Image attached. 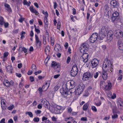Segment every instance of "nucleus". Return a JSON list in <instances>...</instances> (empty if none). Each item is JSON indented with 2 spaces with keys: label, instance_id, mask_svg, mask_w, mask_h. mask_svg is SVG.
<instances>
[{
  "label": "nucleus",
  "instance_id": "27",
  "mask_svg": "<svg viewBox=\"0 0 123 123\" xmlns=\"http://www.w3.org/2000/svg\"><path fill=\"white\" fill-rule=\"evenodd\" d=\"M70 86H71V87L72 88H74L75 85V83L74 81L73 80L69 81Z\"/></svg>",
  "mask_w": 123,
  "mask_h": 123
},
{
  "label": "nucleus",
  "instance_id": "38",
  "mask_svg": "<svg viewBox=\"0 0 123 123\" xmlns=\"http://www.w3.org/2000/svg\"><path fill=\"white\" fill-rule=\"evenodd\" d=\"M14 107V106L13 105H11L10 106L8 107V109L10 110H12L13 108Z\"/></svg>",
  "mask_w": 123,
  "mask_h": 123
},
{
  "label": "nucleus",
  "instance_id": "34",
  "mask_svg": "<svg viewBox=\"0 0 123 123\" xmlns=\"http://www.w3.org/2000/svg\"><path fill=\"white\" fill-rule=\"evenodd\" d=\"M49 46H47L45 49V51L46 54H47L49 53L50 51L49 50Z\"/></svg>",
  "mask_w": 123,
  "mask_h": 123
},
{
  "label": "nucleus",
  "instance_id": "59",
  "mask_svg": "<svg viewBox=\"0 0 123 123\" xmlns=\"http://www.w3.org/2000/svg\"><path fill=\"white\" fill-rule=\"evenodd\" d=\"M59 88V87L56 86L55 87L54 89L55 91H56L58 90Z\"/></svg>",
  "mask_w": 123,
  "mask_h": 123
},
{
  "label": "nucleus",
  "instance_id": "55",
  "mask_svg": "<svg viewBox=\"0 0 123 123\" xmlns=\"http://www.w3.org/2000/svg\"><path fill=\"white\" fill-rule=\"evenodd\" d=\"M43 13L45 15V16H46L47 15H48V13L47 11L45 12L44 11H43Z\"/></svg>",
  "mask_w": 123,
  "mask_h": 123
},
{
  "label": "nucleus",
  "instance_id": "14",
  "mask_svg": "<svg viewBox=\"0 0 123 123\" xmlns=\"http://www.w3.org/2000/svg\"><path fill=\"white\" fill-rule=\"evenodd\" d=\"M98 64V60L96 58H94L91 61V64L92 68H94L96 67Z\"/></svg>",
  "mask_w": 123,
  "mask_h": 123
},
{
  "label": "nucleus",
  "instance_id": "3",
  "mask_svg": "<svg viewBox=\"0 0 123 123\" xmlns=\"http://www.w3.org/2000/svg\"><path fill=\"white\" fill-rule=\"evenodd\" d=\"M85 86L82 84H80L77 87V89L75 91V95H79L84 90Z\"/></svg>",
  "mask_w": 123,
  "mask_h": 123
},
{
  "label": "nucleus",
  "instance_id": "4",
  "mask_svg": "<svg viewBox=\"0 0 123 123\" xmlns=\"http://www.w3.org/2000/svg\"><path fill=\"white\" fill-rule=\"evenodd\" d=\"M88 45L86 43H84L80 47V51L82 53L86 52L88 48Z\"/></svg>",
  "mask_w": 123,
  "mask_h": 123
},
{
  "label": "nucleus",
  "instance_id": "63",
  "mask_svg": "<svg viewBox=\"0 0 123 123\" xmlns=\"http://www.w3.org/2000/svg\"><path fill=\"white\" fill-rule=\"evenodd\" d=\"M18 29L15 30L13 31V32L14 33H18Z\"/></svg>",
  "mask_w": 123,
  "mask_h": 123
},
{
  "label": "nucleus",
  "instance_id": "6",
  "mask_svg": "<svg viewBox=\"0 0 123 123\" xmlns=\"http://www.w3.org/2000/svg\"><path fill=\"white\" fill-rule=\"evenodd\" d=\"M88 54L84 52L80 57L81 59L83 62L86 63L88 60Z\"/></svg>",
  "mask_w": 123,
  "mask_h": 123
},
{
  "label": "nucleus",
  "instance_id": "44",
  "mask_svg": "<svg viewBox=\"0 0 123 123\" xmlns=\"http://www.w3.org/2000/svg\"><path fill=\"white\" fill-rule=\"evenodd\" d=\"M101 104V101H98V103H95V104L97 106H100Z\"/></svg>",
  "mask_w": 123,
  "mask_h": 123
},
{
  "label": "nucleus",
  "instance_id": "31",
  "mask_svg": "<svg viewBox=\"0 0 123 123\" xmlns=\"http://www.w3.org/2000/svg\"><path fill=\"white\" fill-rule=\"evenodd\" d=\"M89 105L88 103H87L84 105L83 106V110L84 111H86V110L88 108Z\"/></svg>",
  "mask_w": 123,
  "mask_h": 123
},
{
  "label": "nucleus",
  "instance_id": "50",
  "mask_svg": "<svg viewBox=\"0 0 123 123\" xmlns=\"http://www.w3.org/2000/svg\"><path fill=\"white\" fill-rule=\"evenodd\" d=\"M41 111L39 110H37L36 111H35V112L37 114H40Z\"/></svg>",
  "mask_w": 123,
  "mask_h": 123
},
{
  "label": "nucleus",
  "instance_id": "17",
  "mask_svg": "<svg viewBox=\"0 0 123 123\" xmlns=\"http://www.w3.org/2000/svg\"><path fill=\"white\" fill-rule=\"evenodd\" d=\"M117 44L119 49L121 50H123V42L119 40L117 42Z\"/></svg>",
  "mask_w": 123,
  "mask_h": 123
},
{
  "label": "nucleus",
  "instance_id": "5",
  "mask_svg": "<svg viewBox=\"0 0 123 123\" xmlns=\"http://www.w3.org/2000/svg\"><path fill=\"white\" fill-rule=\"evenodd\" d=\"M78 69L77 66L76 65H74L73 67L71 72V75L72 76H75L77 74Z\"/></svg>",
  "mask_w": 123,
  "mask_h": 123
},
{
  "label": "nucleus",
  "instance_id": "29",
  "mask_svg": "<svg viewBox=\"0 0 123 123\" xmlns=\"http://www.w3.org/2000/svg\"><path fill=\"white\" fill-rule=\"evenodd\" d=\"M23 3L24 5H26L28 6H30L31 2L30 1H29L28 2L26 0H24Z\"/></svg>",
  "mask_w": 123,
  "mask_h": 123
},
{
  "label": "nucleus",
  "instance_id": "51",
  "mask_svg": "<svg viewBox=\"0 0 123 123\" xmlns=\"http://www.w3.org/2000/svg\"><path fill=\"white\" fill-rule=\"evenodd\" d=\"M37 45H38V46H40L41 44V42L39 40L36 41Z\"/></svg>",
  "mask_w": 123,
  "mask_h": 123
},
{
  "label": "nucleus",
  "instance_id": "35",
  "mask_svg": "<svg viewBox=\"0 0 123 123\" xmlns=\"http://www.w3.org/2000/svg\"><path fill=\"white\" fill-rule=\"evenodd\" d=\"M5 102L6 101L5 100L2 99L1 100V105H2L1 107H2V105H6Z\"/></svg>",
  "mask_w": 123,
  "mask_h": 123
},
{
  "label": "nucleus",
  "instance_id": "23",
  "mask_svg": "<svg viewBox=\"0 0 123 123\" xmlns=\"http://www.w3.org/2000/svg\"><path fill=\"white\" fill-rule=\"evenodd\" d=\"M3 84L7 87H9L11 84L9 81L7 80H5L2 82Z\"/></svg>",
  "mask_w": 123,
  "mask_h": 123
},
{
  "label": "nucleus",
  "instance_id": "10",
  "mask_svg": "<svg viewBox=\"0 0 123 123\" xmlns=\"http://www.w3.org/2000/svg\"><path fill=\"white\" fill-rule=\"evenodd\" d=\"M114 36L117 38L122 37H123V33L120 30H117L116 31L114 32Z\"/></svg>",
  "mask_w": 123,
  "mask_h": 123
},
{
  "label": "nucleus",
  "instance_id": "43",
  "mask_svg": "<svg viewBox=\"0 0 123 123\" xmlns=\"http://www.w3.org/2000/svg\"><path fill=\"white\" fill-rule=\"evenodd\" d=\"M20 48L22 49V51H23L25 53H26L27 51V49H26L25 47L22 48V47H21Z\"/></svg>",
  "mask_w": 123,
  "mask_h": 123
},
{
  "label": "nucleus",
  "instance_id": "8",
  "mask_svg": "<svg viewBox=\"0 0 123 123\" xmlns=\"http://www.w3.org/2000/svg\"><path fill=\"white\" fill-rule=\"evenodd\" d=\"M98 37V34L97 33H94L91 37L89 41L91 43H94Z\"/></svg>",
  "mask_w": 123,
  "mask_h": 123
},
{
  "label": "nucleus",
  "instance_id": "60",
  "mask_svg": "<svg viewBox=\"0 0 123 123\" xmlns=\"http://www.w3.org/2000/svg\"><path fill=\"white\" fill-rule=\"evenodd\" d=\"M22 64L21 63H20L18 64V68H21L22 66Z\"/></svg>",
  "mask_w": 123,
  "mask_h": 123
},
{
  "label": "nucleus",
  "instance_id": "24",
  "mask_svg": "<svg viewBox=\"0 0 123 123\" xmlns=\"http://www.w3.org/2000/svg\"><path fill=\"white\" fill-rule=\"evenodd\" d=\"M65 88L66 89H67V90L72 89L69 81L67 82L65 84Z\"/></svg>",
  "mask_w": 123,
  "mask_h": 123
},
{
  "label": "nucleus",
  "instance_id": "36",
  "mask_svg": "<svg viewBox=\"0 0 123 123\" xmlns=\"http://www.w3.org/2000/svg\"><path fill=\"white\" fill-rule=\"evenodd\" d=\"M91 109L94 112H96L97 111V110L96 107L94 106H92Z\"/></svg>",
  "mask_w": 123,
  "mask_h": 123
},
{
  "label": "nucleus",
  "instance_id": "2",
  "mask_svg": "<svg viewBox=\"0 0 123 123\" xmlns=\"http://www.w3.org/2000/svg\"><path fill=\"white\" fill-rule=\"evenodd\" d=\"M108 31L107 27L106 26H103L99 31V36L102 38H104L107 35Z\"/></svg>",
  "mask_w": 123,
  "mask_h": 123
},
{
  "label": "nucleus",
  "instance_id": "58",
  "mask_svg": "<svg viewBox=\"0 0 123 123\" xmlns=\"http://www.w3.org/2000/svg\"><path fill=\"white\" fill-rule=\"evenodd\" d=\"M4 25L5 28H7V27L9 25V24L7 22H6L4 23Z\"/></svg>",
  "mask_w": 123,
  "mask_h": 123
},
{
  "label": "nucleus",
  "instance_id": "45",
  "mask_svg": "<svg viewBox=\"0 0 123 123\" xmlns=\"http://www.w3.org/2000/svg\"><path fill=\"white\" fill-rule=\"evenodd\" d=\"M118 115L117 114H115L112 115V119H115L118 117Z\"/></svg>",
  "mask_w": 123,
  "mask_h": 123
},
{
  "label": "nucleus",
  "instance_id": "15",
  "mask_svg": "<svg viewBox=\"0 0 123 123\" xmlns=\"http://www.w3.org/2000/svg\"><path fill=\"white\" fill-rule=\"evenodd\" d=\"M56 67H57V68L59 69L60 68V66L59 63L54 61L52 62L51 64V67L54 68V69H56Z\"/></svg>",
  "mask_w": 123,
  "mask_h": 123
},
{
  "label": "nucleus",
  "instance_id": "37",
  "mask_svg": "<svg viewBox=\"0 0 123 123\" xmlns=\"http://www.w3.org/2000/svg\"><path fill=\"white\" fill-rule=\"evenodd\" d=\"M26 114H28L31 117H32L33 116L32 113L31 112H27L26 113Z\"/></svg>",
  "mask_w": 123,
  "mask_h": 123
},
{
  "label": "nucleus",
  "instance_id": "13",
  "mask_svg": "<svg viewBox=\"0 0 123 123\" xmlns=\"http://www.w3.org/2000/svg\"><path fill=\"white\" fill-rule=\"evenodd\" d=\"M108 84L106 85L104 88V89L105 91H109L111 88L112 86L111 83L109 80L107 81Z\"/></svg>",
  "mask_w": 123,
  "mask_h": 123
},
{
  "label": "nucleus",
  "instance_id": "20",
  "mask_svg": "<svg viewBox=\"0 0 123 123\" xmlns=\"http://www.w3.org/2000/svg\"><path fill=\"white\" fill-rule=\"evenodd\" d=\"M48 17V15H47L46 16H45L44 18V22L45 25L44 27L45 28H48V22L47 18Z\"/></svg>",
  "mask_w": 123,
  "mask_h": 123
},
{
  "label": "nucleus",
  "instance_id": "33",
  "mask_svg": "<svg viewBox=\"0 0 123 123\" xmlns=\"http://www.w3.org/2000/svg\"><path fill=\"white\" fill-rule=\"evenodd\" d=\"M47 83L46 82L45 83V85H43V87L42 88L43 89H45V90H47V89L48 87H49V85H48V86H47Z\"/></svg>",
  "mask_w": 123,
  "mask_h": 123
},
{
  "label": "nucleus",
  "instance_id": "22",
  "mask_svg": "<svg viewBox=\"0 0 123 123\" xmlns=\"http://www.w3.org/2000/svg\"><path fill=\"white\" fill-rule=\"evenodd\" d=\"M4 5L5 7L6 8V10L8 12H12V10L11 8L10 7L9 5L5 3Z\"/></svg>",
  "mask_w": 123,
  "mask_h": 123
},
{
  "label": "nucleus",
  "instance_id": "12",
  "mask_svg": "<svg viewBox=\"0 0 123 123\" xmlns=\"http://www.w3.org/2000/svg\"><path fill=\"white\" fill-rule=\"evenodd\" d=\"M119 14L117 12H114L112 15L111 18L112 21L114 22L115 20H117V17L118 16Z\"/></svg>",
  "mask_w": 123,
  "mask_h": 123
},
{
  "label": "nucleus",
  "instance_id": "48",
  "mask_svg": "<svg viewBox=\"0 0 123 123\" xmlns=\"http://www.w3.org/2000/svg\"><path fill=\"white\" fill-rule=\"evenodd\" d=\"M71 60V58L70 57L68 56V57L67 60V62L68 64L70 62Z\"/></svg>",
  "mask_w": 123,
  "mask_h": 123
},
{
  "label": "nucleus",
  "instance_id": "28",
  "mask_svg": "<svg viewBox=\"0 0 123 123\" xmlns=\"http://www.w3.org/2000/svg\"><path fill=\"white\" fill-rule=\"evenodd\" d=\"M111 5L114 7L116 6L117 5V2L116 0H112L110 2Z\"/></svg>",
  "mask_w": 123,
  "mask_h": 123
},
{
  "label": "nucleus",
  "instance_id": "46",
  "mask_svg": "<svg viewBox=\"0 0 123 123\" xmlns=\"http://www.w3.org/2000/svg\"><path fill=\"white\" fill-rule=\"evenodd\" d=\"M98 74H99V73L98 72H96L94 74V78L95 79L97 78V77L98 75Z\"/></svg>",
  "mask_w": 123,
  "mask_h": 123
},
{
  "label": "nucleus",
  "instance_id": "41",
  "mask_svg": "<svg viewBox=\"0 0 123 123\" xmlns=\"http://www.w3.org/2000/svg\"><path fill=\"white\" fill-rule=\"evenodd\" d=\"M35 122H38L39 121V119L38 117H36L34 118L33 120Z\"/></svg>",
  "mask_w": 123,
  "mask_h": 123
},
{
  "label": "nucleus",
  "instance_id": "64",
  "mask_svg": "<svg viewBox=\"0 0 123 123\" xmlns=\"http://www.w3.org/2000/svg\"><path fill=\"white\" fill-rule=\"evenodd\" d=\"M60 75L59 74H57L55 75L54 76V78L55 79H56L58 77L60 76Z\"/></svg>",
  "mask_w": 123,
  "mask_h": 123
},
{
  "label": "nucleus",
  "instance_id": "11",
  "mask_svg": "<svg viewBox=\"0 0 123 123\" xmlns=\"http://www.w3.org/2000/svg\"><path fill=\"white\" fill-rule=\"evenodd\" d=\"M42 104L47 109H49L50 108V104L49 102L46 100L44 98L42 99L41 101Z\"/></svg>",
  "mask_w": 123,
  "mask_h": 123
},
{
  "label": "nucleus",
  "instance_id": "21",
  "mask_svg": "<svg viewBox=\"0 0 123 123\" xmlns=\"http://www.w3.org/2000/svg\"><path fill=\"white\" fill-rule=\"evenodd\" d=\"M30 9L31 12L35 13L36 15L38 14V12L35 9H34L32 6H30Z\"/></svg>",
  "mask_w": 123,
  "mask_h": 123
},
{
  "label": "nucleus",
  "instance_id": "42",
  "mask_svg": "<svg viewBox=\"0 0 123 123\" xmlns=\"http://www.w3.org/2000/svg\"><path fill=\"white\" fill-rule=\"evenodd\" d=\"M62 107L59 105H57L56 106V109L58 110L62 111Z\"/></svg>",
  "mask_w": 123,
  "mask_h": 123
},
{
  "label": "nucleus",
  "instance_id": "62",
  "mask_svg": "<svg viewBox=\"0 0 123 123\" xmlns=\"http://www.w3.org/2000/svg\"><path fill=\"white\" fill-rule=\"evenodd\" d=\"M5 118H3L0 121V123H5Z\"/></svg>",
  "mask_w": 123,
  "mask_h": 123
},
{
  "label": "nucleus",
  "instance_id": "32",
  "mask_svg": "<svg viewBox=\"0 0 123 123\" xmlns=\"http://www.w3.org/2000/svg\"><path fill=\"white\" fill-rule=\"evenodd\" d=\"M4 18L2 16L0 17V25H3L4 23Z\"/></svg>",
  "mask_w": 123,
  "mask_h": 123
},
{
  "label": "nucleus",
  "instance_id": "1",
  "mask_svg": "<svg viewBox=\"0 0 123 123\" xmlns=\"http://www.w3.org/2000/svg\"><path fill=\"white\" fill-rule=\"evenodd\" d=\"M102 67V77L104 80H106L108 77L109 76V74H113L112 72L113 71L112 65L111 62V61L107 57L104 61Z\"/></svg>",
  "mask_w": 123,
  "mask_h": 123
},
{
  "label": "nucleus",
  "instance_id": "47",
  "mask_svg": "<svg viewBox=\"0 0 123 123\" xmlns=\"http://www.w3.org/2000/svg\"><path fill=\"white\" fill-rule=\"evenodd\" d=\"M42 89V88L41 87H39L38 89V90L40 94H42V92L43 91Z\"/></svg>",
  "mask_w": 123,
  "mask_h": 123
},
{
  "label": "nucleus",
  "instance_id": "56",
  "mask_svg": "<svg viewBox=\"0 0 123 123\" xmlns=\"http://www.w3.org/2000/svg\"><path fill=\"white\" fill-rule=\"evenodd\" d=\"M81 120L83 121H86L87 120V118L86 117H82Z\"/></svg>",
  "mask_w": 123,
  "mask_h": 123
},
{
  "label": "nucleus",
  "instance_id": "49",
  "mask_svg": "<svg viewBox=\"0 0 123 123\" xmlns=\"http://www.w3.org/2000/svg\"><path fill=\"white\" fill-rule=\"evenodd\" d=\"M25 18H23L22 17H21L20 18L19 20V21L21 23H22L23 21L24 20Z\"/></svg>",
  "mask_w": 123,
  "mask_h": 123
},
{
  "label": "nucleus",
  "instance_id": "53",
  "mask_svg": "<svg viewBox=\"0 0 123 123\" xmlns=\"http://www.w3.org/2000/svg\"><path fill=\"white\" fill-rule=\"evenodd\" d=\"M30 79L31 82H32L34 80V78L32 76H30Z\"/></svg>",
  "mask_w": 123,
  "mask_h": 123
},
{
  "label": "nucleus",
  "instance_id": "26",
  "mask_svg": "<svg viewBox=\"0 0 123 123\" xmlns=\"http://www.w3.org/2000/svg\"><path fill=\"white\" fill-rule=\"evenodd\" d=\"M12 67L11 66H8L6 67V71L9 73H12Z\"/></svg>",
  "mask_w": 123,
  "mask_h": 123
},
{
  "label": "nucleus",
  "instance_id": "57",
  "mask_svg": "<svg viewBox=\"0 0 123 123\" xmlns=\"http://www.w3.org/2000/svg\"><path fill=\"white\" fill-rule=\"evenodd\" d=\"M42 71L41 70H39L37 72H36L35 73V75H37L38 74H39L40 73H41Z\"/></svg>",
  "mask_w": 123,
  "mask_h": 123
},
{
  "label": "nucleus",
  "instance_id": "61",
  "mask_svg": "<svg viewBox=\"0 0 123 123\" xmlns=\"http://www.w3.org/2000/svg\"><path fill=\"white\" fill-rule=\"evenodd\" d=\"M48 118L45 117H43L42 118V121H44L46 120H47Z\"/></svg>",
  "mask_w": 123,
  "mask_h": 123
},
{
  "label": "nucleus",
  "instance_id": "30",
  "mask_svg": "<svg viewBox=\"0 0 123 123\" xmlns=\"http://www.w3.org/2000/svg\"><path fill=\"white\" fill-rule=\"evenodd\" d=\"M100 87L101 88H104L105 83L103 81H100Z\"/></svg>",
  "mask_w": 123,
  "mask_h": 123
},
{
  "label": "nucleus",
  "instance_id": "25",
  "mask_svg": "<svg viewBox=\"0 0 123 123\" xmlns=\"http://www.w3.org/2000/svg\"><path fill=\"white\" fill-rule=\"evenodd\" d=\"M117 103L118 106H123V102L120 98L118 99L117 100Z\"/></svg>",
  "mask_w": 123,
  "mask_h": 123
},
{
  "label": "nucleus",
  "instance_id": "52",
  "mask_svg": "<svg viewBox=\"0 0 123 123\" xmlns=\"http://www.w3.org/2000/svg\"><path fill=\"white\" fill-rule=\"evenodd\" d=\"M122 76L123 75L122 74H120L119 75V76L118 77L117 80H121L122 78Z\"/></svg>",
  "mask_w": 123,
  "mask_h": 123
},
{
  "label": "nucleus",
  "instance_id": "18",
  "mask_svg": "<svg viewBox=\"0 0 123 123\" xmlns=\"http://www.w3.org/2000/svg\"><path fill=\"white\" fill-rule=\"evenodd\" d=\"M54 50L57 52H60L61 50V48L60 45L58 44H55Z\"/></svg>",
  "mask_w": 123,
  "mask_h": 123
},
{
  "label": "nucleus",
  "instance_id": "40",
  "mask_svg": "<svg viewBox=\"0 0 123 123\" xmlns=\"http://www.w3.org/2000/svg\"><path fill=\"white\" fill-rule=\"evenodd\" d=\"M54 40L53 38H52V37L51 38V45L52 46H53L54 45Z\"/></svg>",
  "mask_w": 123,
  "mask_h": 123
},
{
  "label": "nucleus",
  "instance_id": "16",
  "mask_svg": "<svg viewBox=\"0 0 123 123\" xmlns=\"http://www.w3.org/2000/svg\"><path fill=\"white\" fill-rule=\"evenodd\" d=\"M113 34V32L112 31H108L107 35V38L108 40L110 41L111 40L112 38V36Z\"/></svg>",
  "mask_w": 123,
  "mask_h": 123
},
{
  "label": "nucleus",
  "instance_id": "9",
  "mask_svg": "<svg viewBox=\"0 0 123 123\" xmlns=\"http://www.w3.org/2000/svg\"><path fill=\"white\" fill-rule=\"evenodd\" d=\"M93 73L92 72H87L84 74L83 78L88 79L89 78H92L93 77Z\"/></svg>",
  "mask_w": 123,
  "mask_h": 123
},
{
  "label": "nucleus",
  "instance_id": "19",
  "mask_svg": "<svg viewBox=\"0 0 123 123\" xmlns=\"http://www.w3.org/2000/svg\"><path fill=\"white\" fill-rule=\"evenodd\" d=\"M108 103L109 105H111V107L113 113L114 114L115 113L117 109L116 106L114 104H112L110 102H109Z\"/></svg>",
  "mask_w": 123,
  "mask_h": 123
},
{
  "label": "nucleus",
  "instance_id": "54",
  "mask_svg": "<svg viewBox=\"0 0 123 123\" xmlns=\"http://www.w3.org/2000/svg\"><path fill=\"white\" fill-rule=\"evenodd\" d=\"M8 55V52H5L4 53V57L5 58Z\"/></svg>",
  "mask_w": 123,
  "mask_h": 123
},
{
  "label": "nucleus",
  "instance_id": "7",
  "mask_svg": "<svg viewBox=\"0 0 123 123\" xmlns=\"http://www.w3.org/2000/svg\"><path fill=\"white\" fill-rule=\"evenodd\" d=\"M66 88H63L61 89L60 90V92L61 94L63 95L64 97L67 98H68L67 96L68 95V93L69 92L68 91V90H67V89H65Z\"/></svg>",
  "mask_w": 123,
  "mask_h": 123
},
{
  "label": "nucleus",
  "instance_id": "39",
  "mask_svg": "<svg viewBox=\"0 0 123 123\" xmlns=\"http://www.w3.org/2000/svg\"><path fill=\"white\" fill-rule=\"evenodd\" d=\"M32 70L33 69V70H35V71L36 70L37 67L36 66L35 64H32Z\"/></svg>",
  "mask_w": 123,
  "mask_h": 123
}]
</instances>
